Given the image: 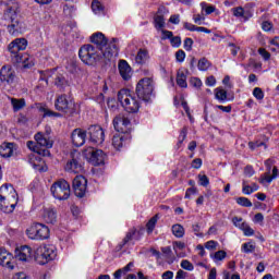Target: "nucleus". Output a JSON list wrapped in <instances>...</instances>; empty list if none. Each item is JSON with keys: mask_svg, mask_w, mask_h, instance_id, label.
I'll use <instances>...</instances> for the list:
<instances>
[{"mask_svg": "<svg viewBox=\"0 0 279 279\" xmlns=\"http://www.w3.org/2000/svg\"><path fill=\"white\" fill-rule=\"evenodd\" d=\"M177 84L180 88H187L189 83H186V72L184 70H179L177 73Z\"/></svg>", "mask_w": 279, "mask_h": 279, "instance_id": "7c9ffc66", "label": "nucleus"}, {"mask_svg": "<svg viewBox=\"0 0 279 279\" xmlns=\"http://www.w3.org/2000/svg\"><path fill=\"white\" fill-rule=\"evenodd\" d=\"M215 99L220 104H226L228 101V92L223 87H217L215 90Z\"/></svg>", "mask_w": 279, "mask_h": 279, "instance_id": "c85d7f7f", "label": "nucleus"}, {"mask_svg": "<svg viewBox=\"0 0 279 279\" xmlns=\"http://www.w3.org/2000/svg\"><path fill=\"white\" fill-rule=\"evenodd\" d=\"M56 256H58L56 246L43 245L35 251L34 260H36L38 265H47V263L53 260Z\"/></svg>", "mask_w": 279, "mask_h": 279, "instance_id": "39448f33", "label": "nucleus"}, {"mask_svg": "<svg viewBox=\"0 0 279 279\" xmlns=\"http://www.w3.org/2000/svg\"><path fill=\"white\" fill-rule=\"evenodd\" d=\"M156 223H158V215L154 216L149 219V221L146 225L148 234H151L154 232V229L156 228Z\"/></svg>", "mask_w": 279, "mask_h": 279, "instance_id": "58836bf2", "label": "nucleus"}, {"mask_svg": "<svg viewBox=\"0 0 279 279\" xmlns=\"http://www.w3.org/2000/svg\"><path fill=\"white\" fill-rule=\"evenodd\" d=\"M170 43L172 47H180L182 45V38H180V36L172 37Z\"/></svg>", "mask_w": 279, "mask_h": 279, "instance_id": "13d9d810", "label": "nucleus"}, {"mask_svg": "<svg viewBox=\"0 0 279 279\" xmlns=\"http://www.w3.org/2000/svg\"><path fill=\"white\" fill-rule=\"evenodd\" d=\"M186 276H189V274L182 269L178 270L175 279H186Z\"/></svg>", "mask_w": 279, "mask_h": 279, "instance_id": "338daca9", "label": "nucleus"}, {"mask_svg": "<svg viewBox=\"0 0 279 279\" xmlns=\"http://www.w3.org/2000/svg\"><path fill=\"white\" fill-rule=\"evenodd\" d=\"M184 227L180 223L172 226V234L177 236V239H182L184 236Z\"/></svg>", "mask_w": 279, "mask_h": 279, "instance_id": "c9c22d12", "label": "nucleus"}, {"mask_svg": "<svg viewBox=\"0 0 279 279\" xmlns=\"http://www.w3.org/2000/svg\"><path fill=\"white\" fill-rule=\"evenodd\" d=\"M235 202L239 204V206H243L244 208H252V201H250L247 197L240 196L235 198Z\"/></svg>", "mask_w": 279, "mask_h": 279, "instance_id": "4c0bfd02", "label": "nucleus"}, {"mask_svg": "<svg viewBox=\"0 0 279 279\" xmlns=\"http://www.w3.org/2000/svg\"><path fill=\"white\" fill-rule=\"evenodd\" d=\"M35 141L37 145L39 146V149H51L53 147V140H51V136H49V133H43L38 132L35 134ZM44 147V148H40Z\"/></svg>", "mask_w": 279, "mask_h": 279, "instance_id": "6ab92c4d", "label": "nucleus"}, {"mask_svg": "<svg viewBox=\"0 0 279 279\" xmlns=\"http://www.w3.org/2000/svg\"><path fill=\"white\" fill-rule=\"evenodd\" d=\"M39 112H43L44 117H56V118L62 117V113L52 111L45 106L39 107Z\"/></svg>", "mask_w": 279, "mask_h": 279, "instance_id": "e433bc0d", "label": "nucleus"}, {"mask_svg": "<svg viewBox=\"0 0 279 279\" xmlns=\"http://www.w3.org/2000/svg\"><path fill=\"white\" fill-rule=\"evenodd\" d=\"M87 156H89V162L94 165V167H99V165H104L106 162V154L101 149L88 148L86 150Z\"/></svg>", "mask_w": 279, "mask_h": 279, "instance_id": "dca6fc26", "label": "nucleus"}, {"mask_svg": "<svg viewBox=\"0 0 279 279\" xmlns=\"http://www.w3.org/2000/svg\"><path fill=\"white\" fill-rule=\"evenodd\" d=\"M14 64H22L24 69H32L34 66V59L29 54H20L13 57Z\"/></svg>", "mask_w": 279, "mask_h": 279, "instance_id": "393cba45", "label": "nucleus"}, {"mask_svg": "<svg viewBox=\"0 0 279 279\" xmlns=\"http://www.w3.org/2000/svg\"><path fill=\"white\" fill-rule=\"evenodd\" d=\"M119 43L118 38H112L105 51L97 49L95 46L87 44L80 48L78 57L80 60L87 66H95L97 62H110L113 56H119Z\"/></svg>", "mask_w": 279, "mask_h": 279, "instance_id": "f257e3e1", "label": "nucleus"}, {"mask_svg": "<svg viewBox=\"0 0 279 279\" xmlns=\"http://www.w3.org/2000/svg\"><path fill=\"white\" fill-rule=\"evenodd\" d=\"M54 84L59 88H63V86H66V84H68L66 78H64V76H62V75H57L54 78Z\"/></svg>", "mask_w": 279, "mask_h": 279, "instance_id": "de8ad7c7", "label": "nucleus"}, {"mask_svg": "<svg viewBox=\"0 0 279 279\" xmlns=\"http://www.w3.org/2000/svg\"><path fill=\"white\" fill-rule=\"evenodd\" d=\"M186 134H189V128L183 126V129L180 132L178 145H182L184 141H186Z\"/></svg>", "mask_w": 279, "mask_h": 279, "instance_id": "49530a36", "label": "nucleus"}, {"mask_svg": "<svg viewBox=\"0 0 279 279\" xmlns=\"http://www.w3.org/2000/svg\"><path fill=\"white\" fill-rule=\"evenodd\" d=\"M184 28L187 29V32H204V34H210V29L203 27V26H196L195 24L185 22L183 24Z\"/></svg>", "mask_w": 279, "mask_h": 279, "instance_id": "473e14b6", "label": "nucleus"}, {"mask_svg": "<svg viewBox=\"0 0 279 279\" xmlns=\"http://www.w3.org/2000/svg\"><path fill=\"white\" fill-rule=\"evenodd\" d=\"M169 21L172 25H180V14L171 15Z\"/></svg>", "mask_w": 279, "mask_h": 279, "instance_id": "e2e57ef3", "label": "nucleus"}, {"mask_svg": "<svg viewBox=\"0 0 279 279\" xmlns=\"http://www.w3.org/2000/svg\"><path fill=\"white\" fill-rule=\"evenodd\" d=\"M11 106L13 107L14 112H19V110H23L26 106L25 98H10Z\"/></svg>", "mask_w": 279, "mask_h": 279, "instance_id": "2f4dec72", "label": "nucleus"}, {"mask_svg": "<svg viewBox=\"0 0 279 279\" xmlns=\"http://www.w3.org/2000/svg\"><path fill=\"white\" fill-rule=\"evenodd\" d=\"M184 49L185 51H191L193 49V39L192 38H185L184 39Z\"/></svg>", "mask_w": 279, "mask_h": 279, "instance_id": "4d7b16f0", "label": "nucleus"}, {"mask_svg": "<svg viewBox=\"0 0 279 279\" xmlns=\"http://www.w3.org/2000/svg\"><path fill=\"white\" fill-rule=\"evenodd\" d=\"M265 221V216L262 213L255 214L253 218V223H259V226H263Z\"/></svg>", "mask_w": 279, "mask_h": 279, "instance_id": "3c124183", "label": "nucleus"}, {"mask_svg": "<svg viewBox=\"0 0 279 279\" xmlns=\"http://www.w3.org/2000/svg\"><path fill=\"white\" fill-rule=\"evenodd\" d=\"M254 250H256V246L250 242L242 244V252H244V254H252Z\"/></svg>", "mask_w": 279, "mask_h": 279, "instance_id": "a18cd8bd", "label": "nucleus"}, {"mask_svg": "<svg viewBox=\"0 0 279 279\" xmlns=\"http://www.w3.org/2000/svg\"><path fill=\"white\" fill-rule=\"evenodd\" d=\"M14 154V143H3L0 145V156L10 158Z\"/></svg>", "mask_w": 279, "mask_h": 279, "instance_id": "bb28decb", "label": "nucleus"}, {"mask_svg": "<svg viewBox=\"0 0 279 279\" xmlns=\"http://www.w3.org/2000/svg\"><path fill=\"white\" fill-rule=\"evenodd\" d=\"M71 138L74 147H82L86 143V131L75 129L71 134Z\"/></svg>", "mask_w": 279, "mask_h": 279, "instance_id": "4be33fe9", "label": "nucleus"}, {"mask_svg": "<svg viewBox=\"0 0 279 279\" xmlns=\"http://www.w3.org/2000/svg\"><path fill=\"white\" fill-rule=\"evenodd\" d=\"M181 267H182V269H185L186 271H193V269H194V266L187 259H183L181 262Z\"/></svg>", "mask_w": 279, "mask_h": 279, "instance_id": "603ef678", "label": "nucleus"}, {"mask_svg": "<svg viewBox=\"0 0 279 279\" xmlns=\"http://www.w3.org/2000/svg\"><path fill=\"white\" fill-rule=\"evenodd\" d=\"M135 93L138 99L149 101V99H151V95H154V80L150 77L140 80L136 85Z\"/></svg>", "mask_w": 279, "mask_h": 279, "instance_id": "423d86ee", "label": "nucleus"}, {"mask_svg": "<svg viewBox=\"0 0 279 279\" xmlns=\"http://www.w3.org/2000/svg\"><path fill=\"white\" fill-rule=\"evenodd\" d=\"M8 49L11 53V60L16 58V56H23L21 51H25V49H27V39L16 38L9 44Z\"/></svg>", "mask_w": 279, "mask_h": 279, "instance_id": "9b49d317", "label": "nucleus"}, {"mask_svg": "<svg viewBox=\"0 0 279 279\" xmlns=\"http://www.w3.org/2000/svg\"><path fill=\"white\" fill-rule=\"evenodd\" d=\"M72 186L74 189V194L76 197H84L86 195L88 180L84 175H76L73 180Z\"/></svg>", "mask_w": 279, "mask_h": 279, "instance_id": "ddd939ff", "label": "nucleus"}, {"mask_svg": "<svg viewBox=\"0 0 279 279\" xmlns=\"http://www.w3.org/2000/svg\"><path fill=\"white\" fill-rule=\"evenodd\" d=\"M193 169H202V158H196L192 161Z\"/></svg>", "mask_w": 279, "mask_h": 279, "instance_id": "69168bd1", "label": "nucleus"}, {"mask_svg": "<svg viewBox=\"0 0 279 279\" xmlns=\"http://www.w3.org/2000/svg\"><path fill=\"white\" fill-rule=\"evenodd\" d=\"M190 85L193 86V88H202V80L197 77H192L190 80Z\"/></svg>", "mask_w": 279, "mask_h": 279, "instance_id": "864d4df0", "label": "nucleus"}, {"mask_svg": "<svg viewBox=\"0 0 279 279\" xmlns=\"http://www.w3.org/2000/svg\"><path fill=\"white\" fill-rule=\"evenodd\" d=\"M0 199H7L12 204H19V193L14 190L12 184H3L0 187Z\"/></svg>", "mask_w": 279, "mask_h": 279, "instance_id": "f8f14e48", "label": "nucleus"}, {"mask_svg": "<svg viewBox=\"0 0 279 279\" xmlns=\"http://www.w3.org/2000/svg\"><path fill=\"white\" fill-rule=\"evenodd\" d=\"M186 58V52H184V50H178L175 52V60L177 62H183Z\"/></svg>", "mask_w": 279, "mask_h": 279, "instance_id": "5fc2aeb1", "label": "nucleus"}, {"mask_svg": "<svg viewBox=\"0 0 279 279\" xmlns=\"http://www.w3.org/2000/svg\"><path fill=\"white\" fill-rule=\"evenodd\" d=\"M87 134L89 136V141L92 143H97L101 145L106 138V134L104 133V129L99 125H92L87 129Z\"/></svg>", "mask_w": 279, "mask_h": 279, "instance_id": "2eb2a0df", "label": "nucleus"}, {"mask_svg": "<svg viewBox=\"0 0 279 279\" xmlns=\"http://www.w3.org/2000/svg\"><path fill=\"white\" fill-rule=\"evenodd\" d=\"M92 10L95 14H104L105 7L100 0H93Z\"/></svg>", "mask_w": 279, "mask_h": 279, "instance_id": "f704fd0d", "label": "nucleus"}, {"mask_svg": "<svg viewBox=\"0 0 279 279\" xmlns=\"http://www.w3.org/2000/svg\"><path fill=\"white\" fill-rule=\"evenodd\" d=\"M143 234H145V229L137 230L136 228H131L122 242L120 243V247L128 245V243H132V241H141L143 239Z\"/></svg>", "mask_w": 279, "mask_h": 279, "instance_id": "f3484780", "label": "nucleus"}, {"mask_svg": "<svg viewBox=\"0 0 279 279\" xmlns=\"http://www.w3.org/2000/svg\"><path fill=\"white\" fill-rule=\"evenodd\" d=\"M258 53L264 58V60H269V58H271V54L265 48H259Z\"/></svg>", "mask_w": 279, "mask_h": 279, "instance_id": "052dcab7", "label": "nucleus"}, {"mask_svg": "<svg viewBox=\"0 0 279 279\" xmlns=\"http://www.w3.org/2000/svg\"><path fill=\"white\" fill-rule=\"evenodd\" d=\"M202 11L208 16V14H213L217 9L213 4H208L207 2H201Z\"/></svg>", "mask_w": 279, "mask_h": 279, "instance_id": "a19ab883", "label": "nucleus"}, {"mask_svg": "<svg viewBox=\"0 0 279 279\" xmlns=\"http://www.w3.org/2000/svg\"><path fill=\"white\" fill-rule=\"evenodd\" d=\"M243 218L242 217H233L232 218V223L235 226V228H240L241 223H243Z\"/></svg>", "mask_w": 279, "mask_h": 279, "instance_id": "0e129e2a", "label": "nucleus"}, {"mask_svg": "<svg viewBox=\"0 0 279 279\" xmlns=\"http://www.w3.org/2000/svg\"><path fill=\"white\" fill-rule=\"evenodd\" d=\"M19 203H12L11 201L8 199H0V208L2 213H14V208H16V205Z\"/></svg>", "mask_w": 279, "mask_h": 279, "instance_id": "cd10ccee", "label": "nucleus"}, {"mask_svg": "<svg viewBox=\"0 0 279 279\" xmlns=\"http://www.w3.org/2000/svg\"><path fill=\"white\" fill-rule=\"evenodd\" d=\"M54 108L58 112L65 114V117H73L76 110L75 101L69 98L65 94L57 96L54 100Z\"/></svg>", "mask_w": 279, "mask_h": 279, "instance_id": "20e7f679", "label": "nucleus"}, {"mask_svg": "<svg viewBox=\"0 0 279 279\" xmlns=\"http://www.w3.org/2000/svg\"><path fill=\"white\" fill-rule=\"evenodd\" d=\"M119 73L125 82L132 77V66L125 60H120L118 64Z\"/></svg>", "mask_w": 279, "mask_h": 279, "instance_id": "b1692460", "label": "nucleus"}, {"mask_svg": "<svg viewBox=\"0 0 279 279\" xmlns=\"http://www.w3.org/2000/svg\"><path fill=\"white\" fill-rule=\"evenodd\" d=\"M210 69V61L206 58H202L198 61V71H208Z\"/></svg>", "mask_w": 279, "mask_h": 279, "instance_id": "79ce46f5", "label": "nucleus"}, {"mask_svg": "<svg viewBox=\"0 0 279 279\" xmlns=\"http://www.w3.org/2000/svg\"><path fill=\"white\" fill-rule=\"evenodd\" d=\"M26 234L33 241H45L49 239V227L43 223H34L26 230Z\"/></svg>", "mask_w": 279, "mask_h": 279, "instance_id": "1a4fd4ad", "label": "nucleus"}, {"mask_svg": "<svg viewBox=\"0 0 279 279\" xmlns=\"http://www.w3.org/2000/svg\"><path fill=\"white\" fill-rule=\"evenodd\" d=\"M56 219H58L56 210H53V209H45V211H44V220L46 221V223H56Z\"/></svg>", "mask_w": 279, "mask_h": 279, "instance_id": "72a5a7b5", "label": "nucleus"}, {"mask_svg": "<svg viewBox=\"0 0 279 279\" xmlns=\"http://www.w3.org/2000/svg\"><path fill=\"white\" fill-rule=\"evenodd\" d=\"M14 258V255L12 253L8 252L5 248H0V265L2 267H7V269H14V264L12 263V259Z\"/></svg>", "mask_w": 279, "mask_h": 279, "instance_id": "412c9836", "label": "nucleus"}, {"mask_svg": "<svg viewBox=\"0 0 279 279\" xmlns=\"http://www.w3.org/2000/svg\"><path fill=\"white\" fill-rule=\"evenodd\" d=\"M14 80H16V71L12 65H3L0 70V81L3 84H14Z\"/></svg>", "mask_w": 279, "mask_h": 279, "instance_id": "a211bd4d", "label": "nucleus"}, {"mask_svg": "<svg viewBox=\"0 0 279 279\" xmlns=\"http://www.w3.org/2000/svg\"><path fill=\"white\" fill-rule=\"evenodd\" d=\"M50 191L54 199H59L60 202L71 197V184L64 179L54 182L51 185Z\"/></svg>", "mask_w": 279, "mask_h": 279, "instance_id": "0eeeda50", "label": "nucleus"}, {"mask_svg": "<svg viewBox=\"0 0 279 279\" xmlns=\"http://www.w3.org/2000/svg\"><path fill=\"white\" fill-rule=\"evenodd\" d=\"M26 145H27L28 149H31V151H34L35 154H38V156H44V157L51 156V153L48 149L40 148V146H38L37 142L28 141L26 143Z\"/></svg>", "mask_w": 279, "mask_h": 279, "instance_id": "a878e982", "label": "nucleus"}, {"mask_svg": "<svg viewBox=\"0 0 279 279\" xmlns=\"http://www.w3.org/2000/svg\"><path fill=\"white\" fill-rule=\"evenodd\" d=\"M34 256L35 251L27 245L15 250V258L16 260H21V263H32V260H34Z\"/></svg>", "mask_w": 279, "mask_h": 279, "instance_id": "4468645a", "label": "nucleus"}, {"mask_svg": "<svg viewBox=\"0 0 279 279\" xmlns=\"http://www.w3.org/2000/svg\"><path fill=\"white\" fill-rule=\"evenodd\" d=\"M0 25L2 27H7L11 36H16V34H20L22 27L21 17L19 16V7H8L1 17Z\"/></svg>", "mask_w": 279, "mask_h": 279, "instance_id": "f03ea898", "label": "nucleus"}, {"mask_svg": "<svg viewBox=\"0 0 279 279\" xmlns=\"http://www.w3.org/2000/svg\"><path fill=\"white\" fill-rule=\"evenodd\" d=\"M217 245H219V243H217V241L210 240V241L206 242L205 247H206V250H217Z\"/></svg>", "mask_w": 279, "mask_h": 279, "instance_id": "bf43d9fd", "label": "nucleus"}, {"mask_svg": "<svg viewBox=\"0 0 279 279\" xmlns=\"http://www.w3.org/2000/svg\"><path fill=\"white\" fill-rule=\"evenodd\" d=\"M233 16H236L238 19H241L245 15V9L243 7H238L232 9Z\"/></svg>", "mask_w": 279, "mask_h": 279, "instance_id": "8fccbe9b", "label": "nucleus"}, {"mask_svg": "<svg viewBox=\"0 0 279 279\" xmlns=\"http://www.w3.org/2000/svg\"><path fill=\"white\" fill-rule=\"evenodd\" d=\"M162 279H173V271L167 270L161 275Z\"/></svg>", "mask_w": 279, "mask_h": 279, "instance_id": "774afa93", "label": "nucleus"}, {"mask_svg": "<svg viewBox=\"0 0 279 279\" xmlns=\"http://www.w3.org/2000/svg\"><path fill=\"white\" fill-rule=\"evenodd\" d=\"M271 182H274V178L269 175V172H265L259 178V184L266 185V184H271Z\"/></svg>", "mask_w": 279, "mask_h": 279, "instance_id": "37998d69", "label": "nucleus"}, {"mask_svg": "<svg viewBox=\"0 0 279 279\" xmlns=\"http://www.w3.org/2000/svg\"><path fill=\"white\" fill-rule=\"evenodd\" d=\"M113 128L120 134H130L132 130V122H130V118L125 116V113H120L113 119Z\"/></svg>", "mask_w": 279, "mask_h": 279, "instance_id": "9d476101", "label": "nucleus"}, {"mask_svg": "<svg viewBox=\"0 0 279 279\" xmlns=\"http://www.w3.org/2000/svg\"><path fill=\"white\" fill-rule=\"evenodd\" d=\"M206 86H215L217 84V78L215 76H208L205 81Z\"/></svg>", "mask_w": 279, "mask_h": 279, "instance_id": "680f3d73", "label": "nucleus"}, {"mask_svg": "<svg viewBox=\"0 0 279 279\" xmlns=\"http://www.w3.org/2000/svg\"><path fill=\"white\" fill-rule=\"evenodd\" d=\"M154 23L156 29H162L165 27V16L160 14L155 15Z\"/></svg>", "mask_w": 279, "mask_h": 279, "instance_id": "ea45409f", "label": "nucleus"}, {"mask_svg": "<svg viewBox=\"0 0 279 279\" xmlns=\"http://www.w3.org/2000/svg\"><path fill=\"white\" fill-rule=\"evenodd\" d=\"M118 101L126 112L132 114H136L141 110V101L129 89H121L118 93Z\"/></svg>", "mask_w": 279, "mask_h": 279, "instance_id": "7ed1b4c3", "label": "nucleus"}, {"mask_svg": "<svg viewBox=\"0 0 279 279\" xmlns=\"http://www.w3.org/2000/svg\"><path fill=\"white\" fill-rule=\"evenodd\" d=\"M149 60V52L146 49H140L135 57L136 64H145Z\"/></svg>", "mask_w": 279, "mask_h": 279, "instance_id": "c756f323", "label": "nucleus"}, {"mask_svg": "<svg viewBox=\"0 0 279 279\" xmlns=\"http://www.w3.org/2000/svg\"><path fill=\"white\" fill-rule=\"evenodd\" d=\"M253 96L255 97V99H257L258 101H262V99H265V92H263V89L260 87H255L253 89Z\"/></svg>", "mask_w": 279, "mask_h": 279, "instance_id": "c03bdc74", "label": "nucleus"}, {"mask_svg": "<svg viewBox=\"0 0 279 279\" xmlns=\"http://www.w3.org/2000/svg\"><path fill=\"white\" fill-rule=\"evenodd\" d=\"M64 170L68 173H82L84 171V162L82 161V154L80 151L74 150L70 154V159H68Z\"/></svg>", "mask_w": 279, "mask_h": 279, "instance_id": "6e6552de", "label": "nucleus"}, {"mask_svg": "<svg viewBox=\"0 0 279 279\" xmlns=\"http://www.w3.org/2000/svg\"><path fill=\"white\" fill-rule=\"evenodd\" d=\"M226 256H228V253H226V251H217L215 254H214V258L216 260H223V258H226Z\"/></svg>", "mask_w": 279, "mask_h": 279, "instance_id": "6e6d98bb", "label": "nucleus"}, {"mask_svg": "<svg viewBox=\"0 0 279 279\" xmlns=\"http://www.w3.org/2000/svg\"><path fill=\"white\" fill-rule=\"evenodd\" d=\"M130 134L126 133H120L112 137V145L114 149H121V147H125V145L130 144L131 141Z\"/></svg>", "mask_w": 279, "mask_h": 279, "instance_id": "aec40b11", "label": "nucleus"}, {"mask_svg": "<svg viewBox=\"0 0 279 279\" xmlns=\"http://www.w3.org/2000/svg\"><path fill=\"white\" fill-rule=\"evenodd\" d=\"M198 184L201 186H208L210 184V180L206 174H198Z\"/></svg>", "mask_w": 279, "mask_h": 279, "instance_id": "09e8293b", "label": "nucleus"}, {"mask_svg": "<svg viewBox=\"0 0 279 279\" xmlns=\"http://www.w3.org/2000/svg\"><path fill=\"white\" fill-rule=\"evenodd\" d=\"M90 43L96 45V49H99V51H106L104 47L108 45V39L104 33H95L90 36Z\"/></svg>", "mask_w": 279, "mask_h": 279, "instance_id": "5701e85b", "label": "nucleus"}]
</instances>
